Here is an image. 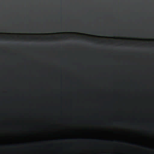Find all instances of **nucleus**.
<instances>
[{"instance_id": "obj_3", "label": "nucleus", "mask_w": 154, "mask_h": 154, "mask_svg": "<svg viewBox=\"0 0 154 154\" xmlns=\"http://www.w3.org/2000/svg\"><path fill=\"white\" fill-rule=\"evenodd\" d=\"M133 144H135L134 143H133Z\"/></svg>"}, {"instance_id": "obj_1", "label": "nucleus", "mask_w": 154, "mask_h": 154, "mask_svg": "<svg viewBox=\"0 0 154 154\" xmlns=\"http://www.w3.org/2000/svg\"><path fill=\"white\" fill-rule=\"evenodd\" d=\"M12 32H22V31L20 30L18 31H12Z\"/></svg>"}, {"instance_id": "obj_2", "label": "nucleus", "mask_w": 154, "mask_h": 154, "mask_svg": "<svg viewBox=\"0 0 154 154\" xmlns=\"http://www.w3.org/2000/svg\"><path fill=\"white\" fill-rule=\"evenodd\" d=\"M98 32H97V33H93V32H89V33H92V34H99V33Z\"/></svg>"}]
</instances>
